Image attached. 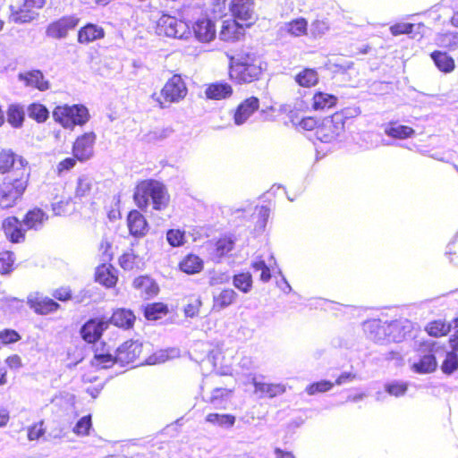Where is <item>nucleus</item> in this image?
I'll return each mask as SVG.
<instances>
[{
	"mask_svg": "<svg viewBox=\"0 0 458 458\" xmlns=\"http://www.w3.org/2000/svg\"><path fill=\"white\" fill-rule=\"evenodd\" d=\"M266 70L267 63L252 50L242 49L229 57L228 78L235 85L259 81Z\"/></svg>",
	"mask_w": 458,
	"mask_h": 458,
	"instance_id": "nucleus-1",
	"label": "nucleus"
},
{
	"mask_svg": "<svg viewBox=\"0 0 458 458\" xmlns=\"http://www.w3.org/2000/svg\"><path fill=\"white\" fill-rule=\"evenodd\" d=\"M135 205L141 210H146L151 201L154 210H165L170 203V194L165 185L155 179L139 181L133 191Z\"/></svg>",
	"mask_w": 458,
	"mask_h": 458,
	"instance_id": "nucleus-2",
	"label": "nucleus"
},
{
	"mask_svg": "<svg viewBox=\"0 0 458 458\" xmlns=\"http://www.w3.org/2000/svg\"><path fill=\"white\" fill-rule=\"evenodd\" d=\"M355 117L349 107H344L321 118L320 126L316 137L324 143H331L338 140L345 131L346 123Z\"/></svg>",
	"mask_w": 458,
	"mask_h": 458,
	"instance_id": "nucleus-3",
	"label": "nucleus"
},
{
	"mask_svg": "<svg viewBox=\"0 0 458 458\" xmlns=\"http://www.w3.org/2000/svg\"><path fill=\"white\" fill-rule=\"evenodd\" d=\"M188 92L189 89L182 76L174 73L165 82L159 93L154 92L151 95V99L158 108L165 109L183 101Z\"/></svg>",
	"mask_w": 458,
	"mask_h": 458,
	"instance_id": "nucleus-4",
	"label": "nucleus"
},
{
	"mask_svg": "<svg viewBox=\"0 0 458 458\" xmlns=\"http://www.w3.org/2000/svg\"><path fill=\"white\" fill-rule=\"evenodd\" d=\"M30 175L21 174L20 176H11L0 183V208H13L21 199L30 181Z\"/></svg>",
	"mask_w": 458,
	"mask_h": 458,
	"instance_id": "nucleus-5",
	"label": "nucleus"
},
{
	"mask_svg": "<svg viewBox=\"0 0 458 458\" xmlns=\"http://www.w3.org/2000/svg\"><path fill=\"white\" fill-rule=\"evenodd\" d=\"M53 118L64 129L73 130L75 126L84 125L89 119V114L82 105H63L54 108Z\"/></svg>",
	"mask_w": 458,
	"mask_h": 458,
	"instance_id": "nucleus-6",
	"label": "nucleus"
},
{
	"mask_svg": "<svg viewBox=\"0 0 458 458\" xmlns=\"http://www.w3.org/2000/svg\"><path fill=\"white\" fill-rule=\"evenodd\" d=\"M12 173V176H20L21 174L30 175V167L28 161L11 149L0 150V174Z\"/></svg>",
	"mask_w": 458,
	"mask_h": 458,
	"instance_id": "nucleus-7",
	"label": "nucleus"
},
{
	"mask_svg": "<svg viewBox=\"0 0 458 458\" xmlns=\"http://www.w3.org/2000/svg\"><path fill=\"white\" fill-rule=\"evenodd\" d=\"M107 329L108 325L105 317H93L81 327L79 333L85 343L96 344L101 340Z\"/></svg>",
	"mask_w": 458,
	"mask_h": 458,
	"instance_id": "nucleus-8",
	"label": "nucleus"
},
{
	"mask_svg": "<svg viewBox=\"0 0 458 458\" xmlns=\"http://www.w3.org/2000/svg\"><path fill=\"white\" fill-rule=\"evenodd\" d=\"M186 23L169 14H163L157 22L156 31L159 36L182 38L186 31Z\"/></svg>",
	"mask_w": 458,
	"mask_h": 458,
	"instance_id": "nucleus-9",
	"label": "nucleus"
},
{
	"mask_svg": "<svg viewBox=\"0 0 458 458\" xmlns=\"http://www.w3.org/2000/svg\"><path fill=\"white\" fill-rule=\"evenodd\" d=\"M96 140L97 136L93 131L84 132L75 139L72 153L78 162L84 163L93 157Z\"/></svg>",
	"mask_w": 458,
	"mask_h": 458,
	"instance_id": "nucleus-10",
	"label": "nucleus"
},
{
	"mask_svg": "<svg viewBox=\"0 0 458 458\" xmlns=\"http://www.w3.org/2000/svg\"><path fill=\"white\" fill-rule=\"evenodd\" d=\"M191 31L199 43H211L216 38V21L208 17L199 18L192 22Z\"/></svg>",
	"mask_w": 458,
	"mask_h": 458,
	"instance_id": "nucleus-11",
	"label": "nucleus"
},
{
	"mask_svg": "<svg viewBox=\"0 0 458 458\" xmlns=\"http://www.w3.org/2000/svg\"><path fill=\"white\" fill-rule=\"evenodd\" d=\"M436 342L425 341L420 344L421 352H424L417 362L412 364V369L420 374L434 372L437 368V361L435 356Z\"/></svg>",
	"mask_w": 458,
	"mask_h": 458,
	"instance_id": "nucleus-12",
	"label": "nucleus"
},
{
	"mask_svg": "<svg viewBox=\"0 0 458 458\" xmlns=\"http://www.w3.org/2000/svg\"><path fill=\"white\" fill-rule=\"evenodd\" d=\"M142 352V344L138 341L127 340L123 343L115 351L114 364L119 363L122 366L141 363L140 356Z\"/></svg>",
	"mask_w": 458,
	"mask_h": 458,
	"instance_id": "nucleus-13",
	"label": "nucleus"
},
{
	"mask_svg": "<svg viewBox=\"0 0 458 458\" xmlns=\"http://www.w3.org/2000/svg\"><path fill=\"white\" fill-rule=\"evenodd\" d=\"M79 23L80 18L77 15H64L50 22L46 29V33L53 38H65L68 32L75 29Z\"/></svg>",
	"mask_w": 458,
	"mask_h": 458,
	"instance_id": "nucleus-14",
	"label": "nucleus"
},
{
	"mask_svg": "<svg viewBox=\"0 0 458 458\" xmlns=\"http://www.w3.org/2000/svg\"><path fill=\"white\" fill-rule=\"evenodd\" d=\"M93 357L90 365L96 369H109L114 364V354L107 343L100 340L98 344H92Z\"/></svg>",
	"mask_w": 458,
	"mask_h": 458,
	"instance_id": "nucleus-15",
	"label": "nucleus"
},
{
	"mask_svg": "<svg viewBox=\"0 0 458 458\" xmlns=\"http://www.w3.org/2000/svg\"><path fill=\"white\" fill-rule=\"evenodd\" d=\"M28 306L38 315L54 313L60 309V304L50 297L44 296L39 293H34L27 298Z\"/></svg>",
	"mask_w": 458,
	"mask_h": 458,
	"instance_id": "nucleus-16",
	"label": "nucleus"
},
{
	"mask_svg": "<svg viewBox=\"0 0 458 458\" xmlns=\"http://www.w3.org/2000/svg\"><path fill=\"white\" fill-rule=\"evenodd\" d=\"M230 11L234 20L250 27L254 22L253 1L252 0H233Z\"/></svg>",
	"mask_w": 458,
	"mask_h": 458,
	"instance_id": "nucleus-17",
	"label": "nucleus"
},
{
	"mask_svg": "<svg viewBox=\"0 0 458 458\" xmlns=\"http://www.w3.org/2000/svg\"><path fill=\"white\" fill-rule=\"evenodd\" d=\"M260 101L258 97L250 96L243 99L234 109L233 119L236 125L243 124L256 111Z\"/></svg>",
	"mask_w": 458,
	"mask_h": 458,
	"instance_id": "nucleus-18",
	"label": "nucleus"
},
{
	"mask_svg": "<svg viewBox=\"0 0 458 458\" xmlns=\"http://www.w3.org/2000/svg\"><path fill=\"white\" fill-rule=\"evenodd\" d=\"M108 327H114L122 330H130L133 328L136 322L134 312L127 308H116L113 310L109 318H106Z\"/></svg>",
	"mask_w": 458,
	"mask_h": 458,
	"instance_id": "nucleus-19",
	"label": "nucleus"
},
{
	"mask_svg": "<svg viewBox=\"0 0 458 458\" xmlns=\"http://www.w3.org/2000/svg\"><path fill=\"white\" fill-rule=\"evenodd\" d=\"M2 229L12 243H21L26 238V230L18 217L12 216L6 217L2 223Z\"/></svg>",
	"mask_w": 458,
	"mask_h": 458,
	"instance_id": "nucleus-20",
	"label": "nucleus"
},
{
	"mask_svg": "<svg viewBox=\"0 0 458 458\" xmlns=\"http://www.w3.org/2000/svg\"><path fill=\"white\" fill-rule=\"evenodd\" d=\"M47 0H23V4L17 10H12V17L15 22L26 23L35 18V10L41 9Z\"/></svg>",
	"mask_w": 458,
	"mask_h": 458,
	"instance_id": "nucleus-21",
	"label": "nucleus"
},
{
	"mask_svg": "<svg viewBox=\"0 0 458 458\" xmlns=\"http://www.w3.org/2000/svg\"><path fill=\"white\" fill-rule=\"evenodd\" d=\"M127 226L130 234L134 237L145 236L149 229L146 217L138 209H131L127 214Z\"/></svg>",
	"mask_w": 458,
	"mask_h": 458,
	"instance_id": "nucleus-22",
	"label": "nucleus"
},
{
	"mask_svg": "<svg viewBox=\"0 0 458 458\" xmlns=\"http://www.w3.org/2000/svg\"><path fill=\"white\" fill-rule=\"evenodd\" d=\"M245 28L243 23L234 19L225 20L220 30V38L225 42L238 41L244 36Z\"/></svg>",
	"mask_w": 458,
	"mask_h": 458,
	"instance_id": "nucleus-23",
	"label": "nucleus"
},
{
	"mask_svg": "<svg viewBox=\"0 0 458 458\" xmlns=\"http://www.w3.org/2000/svg\"><path fill=\"white\" fill-rule=\"evenodd\" d=\"M106 37L105 29L96 23L87 22L77 32V42L81 45H89Z\"/></svg>",
	"mask_w": 458,
	"mask_h": 458,
	"instance_id": "nucleus-24",
	"label": "nucleus"
},
{
	"mask_svg": "<svg viewBox=\"0 0 458 458\" xmlns=\"http://www.w3.org/2000/svg\"><path fill=\"white\" fill-rule=\"evenodd\" d=\"M338 98L331 93L316 90L310 99L311 109L315 112H326L337 106Z\"/></svg>",
	"mask_w": 458,
	"mask_h": 458,
	"instance_id": "nucleus-25",
	"label": "nucleus"
},
{
	"mask_svg": "<svg viewBox=\"0 0 458 458\" xmlns=\"http://www.w3.org/2000/svg\"><path fill=\"white\" fill-rule=\"evenodd\" d=\"M19 80L23 81L25 86L36 89L39 91H46L50 88V83L45 79L40 70L34 69L19 74Z\"/></svg>",
	"mask_w": 458,
	"mask_h": 458,
	"instance_id": "nucleus-26",
	"label": "nucleus"
},
{
	"mask_svg": "<svg viewBox=\"0 0 458 458\" xmlns=\"http://www.w3.org/2000/svg\"><path fill=\"white\" fill-rule=\"evenodd\" d=\"M95 281L106 288H113L118 282L116 269L109 263H103L97 267Z\"/></svg>",
	"mask_w": 458,
	"mask_h": 458,
	"instance_id": "nucleus-27",
	"label": "nucleus"
},
{
	"mask_svg": "<svg viewBox=\"0 0 458 458\" xmlns=\"http://www.w3.org/2000/svg\"><path fill=\"white\" fill-rule=\"evenodd\" d=\"M294 82L302 89H312L319 82V74L316 68L302 67L293 76Z\"/></svg>",
	"mask_w": 458,
	"mask_h": 458,
	"instance_id": "nucleus-28",
	"label": "nucleus"
},
{
	"mask_svg": "<svg viewBox=\"0 0 458 458\" xmlns=\"http://www.w3.org/2000/svg\"><path fill=\"white\" fill-rule=\"evenodd\" d=\"M233 93V87L227 82L216 81L206 86L205 96L208 99L222 100L230 98Z\"/></svg>",
	"mask_w": 458,
	"mask_h": 458,
	"instance_id": "nucleus-29",
	"label": "nucleus"
},
{
	"mask_svg": "<svg viewBox=\"0 0 458 458\" xmlns=\"http://www.w3.org/2000/svg\"><path fill=\"white\" fill-rule=\"evenodd\" d=\"M132 285L146 299L156 296L159 292L157 284L148 276L135 277Z\"/></svg>",
	"mask_w": 458,
	"mask_h": 458,
	"instance_id": "nucleus-30",
	"label": "nucleus"
},
{
	"mask_svg": "<svg viewBox=\"0 0 458 458\" xmlns=\"http://www.w3.org/2000/svg\"><path fill=\"white\" fill-rule=\"evenodd\" d=\"M235 239L227 234L217 238L212 244V256L220 260L227 256L234 248Z\"/></svg>",
	"mask_w": 458,
	"mask_h": 458,
	"instance_id": "nucleus-31",
	"label": "nucleus"
},
{
	"mask_svg": "<svg viewBox=\"0 0 458 458\" xmlns=\"http://www.w3.org/2000/svg\"><path fill=\"white\" fill-rule=\"evenodd\" d=\"M435 66L445 74L453 72L455 70V61L448 53L440 50H435L430 53Z\"/></svg>",
	"mask_w": 458,
	"mask_h": 458,
	"instance_id": "nucleus-32",
	"label": "nucleus"
},
{
	"mask_svg": "<svg viewBox=\"0 0 458 458\" xmlns=\"http://www.w3.org/2000/svg\"><path fill=\"white\" fill-rule=\"evenodd\" d=\"M238 294L232 288H224L213 296L212 310L220 311L236 302Z\"/></svg>",
	"mask_w": 458,
	"mask_h": 458,
	"instance_id": "nucleus-33",
	"label": "nucleus"
},
{
	"mask_svg": "<svg viewBox=\"0 0 458 458\" xmlns=\"http://www.w3.org/2000/svg\"><path fill=\"white\" fill-rule=\"evenodd\" d=\"M48 216L40 208L35 207L26 212L23 216L22 223L27 229H40L47 221Z\"/></svg>",
	"mask_w": 458,
	"mask_h": 458,
	"instance_id": "nucleus-34",
	"label": "nucleus"
},
{
	"mask_svg": "<svg viewBox=\"0 0 458 458\" xmlns=\"http://www.w3.org/2000/svg\"><path fill=\"white\" fill-rule=\"evenodd\" d=\"M178 267L187 275H194L203 270L204 262L199 256L194 253H188L180 260Z\"/></svg>",
	"mask_w": 458,
	"mask_h": 458,
	"instance_id": "nucleus-35",
	"label": "nucleus"
},
{
	"mask_svg": "<svg viewBox=\"0 0 458 458\" xmlns=\"http://www.w3.org/2000/svg\"><path fill=\"white\" fill-rule=\"evenodd\" d=\"M95 192V185L87 175L78 177L74 189V198L80 200L91 199Z\"/></svg>",
	"mask_w": 458,
	"mask_h": 458,
	"instance_id": "nucleus-36",
	"label": "nucleus"
},
{
	"mask_svg": "<svg viewBox=\"0 0 458 458\" xmlns=\"http://www.w3.org/2000/svg\"><path fill=\"white\" fill-rule=\"evenodd\" d=\"M118 263L123 270L139 269L144 265L142 258L136 254L132 248H130L119 257Z\"/></svg>",
	"mask_w": 458,
	"mask_h": 458,
	"instance_id": "nucleus-37",
	"label": "nucleus"
},
{
	"mask_svg": "<svg viewBox=\"0 0 458 458\" xmlns=\"http://www.w3.org/2000/svg\"><path fill=\"white\" fill-rule=\"evenodd\" d=\"M270 210L265 206H257L248 219V226L253 230H263L269 217Z\"/></svg>",
	"mask_w": 458,
	"mask_h": 458,
	"instance_id": "nucleus-38",
	"label": "nucleus"
},
{
	"mask_svg": "<svg viewBox=\"0 0 458 458\" xmlns=\"http://www.w3.org/2000/svg\"><path fill=\"white\" fill-rule=\"evenodd\" d=\"M452 330L451 323L444 319H434L425 326V331L429 336L439 338L446 336Z\"/></svg>",
	"mask_w": 458,
	"mask_h": 458,
	"instance_id": "nucleus-39",
	"label": "nucleus"
},
{
	"mask_svg": "<svg viewBox=\"0 0 458 458\" xmlns=\"http://www.w3.org/2000/svg\"><path fill=\"white\" fill-rule=\"evenodd\" d=\"M255 391L262 396L274 398L285 393L286 387L283 384L254 382Z\"/></svg>",
	"mask_w": 458,
	"mask_h": 458,
	"instance_id": "nucleus-40",
	"label": "nucleus"
},
{
	"mask_svg": "<svg viewBox=\"0 0 458 458\" xmlns=\"http://www.w3.org/2000/svg\"><path fill=\"white\" fill-rule=\"evenodd\" d=\"M169 312L168 307L163 302H152L147 304L143 309L144 317L148 320H157Z\"/></svg>",
	"mask_w": 458,
	"mask_h": 458,
	"instance_id": "nucleus-41",
	"label": "nucleus"
},
{
	"mask_svg": "<svg viewBox=\"0 0 458 458\" xmlns=\"http://www.w3.org/2000/svg\"><path fill=\"white\" fill-rule=\"evenodd\" d=\"M285 30L293 37H302L308 32V21L303 17L293 19L285 23Z\"/></svg>",
	"mask_w": 458,
	"mask_h": 458,
	"instance_id": "nucleus-42",
	"label": "nucleus"
},
{
	"mask_svg": "<svg viewBox=\"0 0 458 458\" xmlns=\"http://www.w3.org/2000/svg\"><path fill=\"white\" fill-rule=\"evenodd\" d=\"M233 284L243 293H248L252 289L253 279L250 272H241L233 276Z\"/></svg>",
	"mask_w": 458,
	"mask_h": 458,
	"instance_id": "nucleus-43",
	"label": "nucleus"
},
{
	"mask_svg": "<svg viewBox=\"0 0 458 458\" xmlns=\"http://www.w3.org/2000/svg\"><path fill=\"white\" fill-rule=\"evenodd\" d=\"M233 393V389L216 387L212 391L208 403L214 404L216 408H225L223 403L227 402Z\"/></svg>",
	"mask_w": 458,
	"mask_h": 458,
	"instance_id": "nucleus-44",
	"label": "nucleus"
},
{
	"mask_svg": "<svg viewBox=\"0 0 458 458\" xmlns=\"http://www.w3.org/2000/svg\"><path fill=\"white\" fill-rule=\"evenodd\" d=\"M24 121L23 109L16 105H11L7 109V122L13 128H20Z\"/></svg>",
	"mask_w": 458,
	"mask_h": 458,
	"instance_id": "nucleus-45",
	"label": "nucleus"
},
{
	"mask_svg": "<svg viewBox=\"0 0 458 458\" xmlns=\"http://www.w3.org/2000/svg\"><path fill=\"white\" fill-rule=\"evenodd\" d=\"M206 421L221 427H233L235 423V417L232 414L209 413L206 416Z\"/></svg>",
	"mask_w": 458,
	"mask_h": 458,
	"instance_id": "nucleus-46",
	"label": "nucleus"
},
{
	"mask_svg": "<svg viewBox=\"0 0 458 458\" xmlns=\"http://www.w3.org/2000/svg\"><path fill=\"white\" fill-rule=\"evenodd\" d=\"M441 370L445 375H451L458 369V354L454 351L445 353L441 364Z\"/></svg>",
	"mask_w": 458,
	"mask_h": 458,
	"instance_id": "nucleus-47",
	"label": "nucleus"
},
{
	"mask_svg": "<svg viewBox=\"0 0 458 458\" xmlns=\"http://www.w3.org/2000/svg\"><path fill=\"white\" fill-rule=\"evenodd\" d=\"M29 116L38 123H44L47 120L49 112L47 108L39 103H33L28 108Z\"/></svg>",
	"mask_w": 458,
	"mask_h": 458,
	"instance_id": "nucleus-48",
	"label": "nucleus"
},
{
	"mask_svg": "<svg viewBox=\"0 0 458 458\" xmlns=\"http://www.w3.org/2000/svg\"><path fill=\"white\" fill-rule=\"evenodd\" d=\"M166 241L172 247H181L186 242V233L181 229H169L166 232Z\"/></svg>",
	"mask_w": 458,
	"mask_h": 458,
	"instance_id": "nucleus-49",
	"label": "nucleus"
},
{
	"mask_svg": "<svg viewBox=\"0 0 458 458\" xmlns=\"http://www.w3.org/2000/svg\"><path fill=\"white\" fill-rule=\"evenodd\" d=\"M333 386V382L329 380H320L309 384L305 388V392L309 395H315L317 394L326 393L331 390Z\"/></svg>",
	"mask_w": 458,
	"mask_h": 458,
	"instance_id": "nucleus-50",
	"label": "nucleus"
},
{
	"mask_svg": "<svg viewBox=\"0 0 458 458\" xmlns=\"http://www.w3.org/2000/svg\"><path fill=\"white\" fill-rule=\"evenodd\" d=\"M14 268L13 253L10 250L0 252V273L2 275L10 274Z\"/></svg>",
	"mask_w": 458,
	"mask_h": 458,
	"instance_id": "nucleus-51",
	"label": "nucleus"
},
{
	"mask_svg": "<svg viewBox=\"0 0 458 458\" xmlns=\"http://www.w3.org/2000/svg\"><path fill=\"white\" fill-rule=\"evenodd\" d=\"M321 118L316 115H308L302 117L297 123L298 127L303 131H315V132L318 130L320 126Z\"/></svg>",
	"mask_w": 458,
	"mask_h": 458,
	"instance_id": "nucleus-52",
	"label": "nucleus"
},
{
	"mask_svg": "<svg viewBox=\"0 0 458 458\" xmlns=\"http://www.w3.org/2000/svg\"><path fill=\"white\" fill-rule=\"evenodd\" d=\"M423 28L421 23H403V34H407L411 38L420 40L423 38Z\"/></svg>",
	"mask_w": 458,
	"mask_h": 458,
	"instance_id": "nucleus-53",
	"label": "nucleus"
},
{
	"mask_svg": "<svg viewBox=\"0 0 458 458\" xmlns=\"http://www.w3.org/2000/svg\"><path fill=\"white\" fill-rule=\"evenodd\" d=\"M91 426V416L86 415L77 421L72 430L77 436H88Z\"/></svg>",
	"mask_w": 458,
	"mask_h": 458,
	"instance_id": "nucleus-54",
	"label": "nucleus"
},
{
	"mask_svg": "<svg viewBox=\"0 0 458 458\" xmlns=\"http://www.w3.org/2000/svg\"><path fill=\"white\" fill-rule=\"evenodd\" d=\"M21 339V335L14 329L4 328L0 330V343L4 345L17 343Z\"/></svg>",
	"mask_w": 458,
	"mask_h": 458,
	"instance_id": "nucleus-55",
	"label": "nucleus"
},
{
	"mask_svg": "<svg viewBox=\"0 0 458 458\" xmlns=\"http://www.w3.org/2000/svg\"><path fill=\"white\" fill-rule=\"evenodd\" d=\"M46 429L43 421L32 424L27 429V437L30 441H35L44 436Z\"/></svg>",
	"mask_w": 458,
	"mask_h": 458,
	"instance_id": "nucleus-56",
	"label": "nucleus"
},
{
	"mask_svg": "<svg viewBox=\"0 0 458 458\" xmlns=\"http://www.w3.org/2000/svg\"><path fill=\"white\" fill-rule=\"evenodd\" d=\"M251 267L255 270H260V280L263 282H268L271 279L270 268L267 266L263 259H258L251 264Z\"/></svg>",
	"mask_w": 458,
	"mask_h": 458,
	"instance_id": "nucleus-57",
	"label": "nucleus"
},
{
	"mask_svg": "<svg viewBox=\"0 0 458 458\" xmlns=\"http://www.w3.org/2000/svg\"><path fill=\"white\" fill-rule=\"evenodd\" d=\"M77 161L78 159L74 156L64 158L56 165V174L61 175L62 174L72 170L76 165Z\"/></svg>",
	"mask_w": 458,
	"mask_h": 458,
	"instance_id": "nucleus-58",
	"label": "nucleus"
},
{
	"mask_svg": "<svg viewBox=\"0 0 458 458\" xmlns=\"http://www.w3.org/2000/svg\"><path fill=\"white\" fill-rule=\"evenodd\" d=\"M53 297L61 301H68L72 299V291L70 287L61 286L54 290Z\"/></svg>",
	"mask_w": 458,
	"mask_h": 458,
	"instance_id": "nucleus-59",
	"label": "nucleus"
},
{
	"mask_svg": "<svg viewBox=\"0 0 458 458\" xmlns=\"http://www.w3.org/2000/svg\"><path fill=\"white\" fill-rule=\"evenodd\" d=\"M99 250L105 261L110 262L114 259L113 245L109 241L103 240L99 245Z\"/></svg>",
	"mask_w": 458,
	"mask_h": 458,
	"instance_id": "nucleus-60",
	"label": "nucleus"
},
{
	"mask_svg": "<svg viewBox=\"0 0 458 458\" xmlns=\"http://www.w3.org/2000/svg\"><path fill=\"white\" fill-rule=\"evenodd\" d=\"M385 132L393 139L401 138V125L398 122H390L385 125Z\"/></svg>",
	"mask_w": 458,
	"mask_h": 458,
	"instance_id": "nucleus-61",
	"label": "nucleus"
},
{
	"mask_svg": "<svg viewBox=\"0 0 458 458\" xmlns=\"http://www.w3.org/2000/svg\"><path fill=\"white\" fill-rule=\"evenodd\" d=\"M200 307V300L194 299L185 306L184 313L187 317L193 318L199 314Z\"/></svg>",
	"mask_w": 458,
	"mask_h": 458,
	"instance_id": "nucleus-62",
	"label": "nucleus"
},
{
	"mask_svg": "<svg viewBox=\"0 0 458 458\" xmlns=\"http://www.w3.org/2000/svg\"><path fill=\"white\" fill-rule=\"evenodd\" d=\"M327 26L324 21L316 20L312 22L311 34L313 37L319 36L325 32Z\"/></svg>",
	"mask_w": 458,
	"mask_h": 458,
	"instance_id": "nucleus-63",
	"label": "nucleus"
},
{
	"mask_svg": "<svg viewBox=\"0 0 458 458\" xmlns=\"http://www.w3.org/2000/svg\"><path fill=\"white\" fill-rule=\"evenodd\" d=\"M5 362L11 369H19L22 365L21 359L18 354L8 356Z\"/></svg>",
	"mask_w": 458,
	"mask_h": 458,
	"instance_id": "nucleus-64",
	"label": "nucleus"
}]
</instances>
